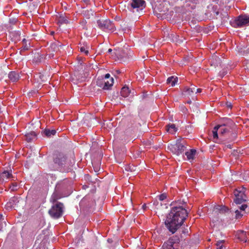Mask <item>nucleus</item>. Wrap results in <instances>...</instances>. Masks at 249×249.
Returning a JSON list of instances; mask_svg holds the SVG:
<instances>
[{
    "instance_id": "nucleus-21",
    "label": "nucleus",
    "mask_w": 249,
    "mask_h": 249,
    "mask_svg": "<svg viewBox=\"0 0 249 249\" xmlns=\"http://www.w3.org/2000/svg\"><path fill=\"white\" fill-rule=\"evenodd\" d=\"M36 135L34 131H31L25 135L26 140L28 142H31L34 139L36 138Z\"/></svg>"
},
{
    "instance_id": "nucleus-27",
    "label": "nucleus",
    "mask_w": 249,
    "mask_h": 249,
    "mask_svg": "<svg viewBox=\"0 0 249 249\" xmlns=\"http://www.w3.org/2000/svg\"><path fill=\"white\" fill-rule=\"evenodd\" d=\"M56 130L55 129L50 130L49 129H45L43 131V134H44L47 137H49L52 135H54L56 134Z\"/></svg>"
},
{
    "instance_id": "nucleus-49",
    "label": "nucleus",
    "mask_w": 249,
    "mask_h": 249,
    "mask_svg": "<svg viewBox=\"0 0 249 249\" xmlns=\"http://www.w3.org/2000/svg\"><path fill=\"white\" fill-rule=\"evenodd\" d=\"M3 219V216L2 214H0V220Z\"/></svg>"
},
{
    "instance_id": "nucleus-28",
    "label": "nucleus",
    "mask_w": 249,
    "mask_h": 249,
    "mask_svg": "<svg viewBox=\"0 0 249 249\" xmlns=\"http://www.w3.org/2000/svg\"><path fill=\"white\" fill-rule=\"evenodd\" d=\"M221 126L219 127V135L221 137V136L224 135L225 134L228 133L229 130L227 128L225 127V124L220 125Z\"/></svg>"
},
{
    "instance_id": "nucleus-53",
    "label": "nucleus",
    "mask_w": 249,
    "mask_h": 249,
    "mask_svg": "<svg viewBox=\"0 0 249 249\" xmlns=\"http://www.w3.org/2000/svg\"><path fill=\"white\" fill-rule=\"evenodd\" d=\"M215 14H216V15H218V14H219V12H216Z\"/></svg>"
},
{
    "instance_id": "nucleus-18",
    "label": "nucleus",
    "mask_w": 249,
    "mask_h": 249,
    "mask_svg": "<svg viewBox=\"0 0 249 249\" xmlns=\"http://www.w3.org/2000/svg\"><path fill=\"white\" fill-rule=\"evenodd\" d=\"M196 91V87L195 86H192L191 88L185 87L183 89L184 94L187 96L192 95Z\"/></svg>"
},
{
    "instance_id": "nucleus-42",
    "label": "nucleus",
    "mask_w": 249,
    "mask_h": 249,
    "mask_svg": "<svg viewBox=\"0 0 249 249\" xmlns=\"http://www.w3.org/2000/svg\"><path fill=\"white\" fill-rule=\"evenodd\" d=\"M181 232L182 233H184V234H185L186 233H188V230L187 229H183V230H181Z\"/></svg>"
},
{
    "instance_id": "nucleus-16",
    "label": "nucleus",
    "mask_w": 249,
    "mask_h": 249,
    "mask_svg": "<svg viewBox=\"0 0 249 249\" xmlns=\"http://www.w3.org/2000/svg\"><path fill=\"white\" fill-rule=\"evenodd\" d=\"M35 80L38 84H41L42 82L47 81V76L41 73H39L35 76Z\"/></svg>"
},
{
    "instance_id": "nucleus-54",
    "label": "nucleus",
    "mask_w": 249,
    "mask_h": 249,
    "mask_svg": "<svg viewBox=\"0 0 249 249\" xmlns=\"http://www.w3.org/2000/svg\"><path fill=\"white\" fill-rule=\"evenodd\" d=\"M184 107V110H187V108H185L184 107Z\"/></svg>"
},
{
    "instance_id": "nucleus-3",
    "label": "nucleus",
    "mask_w": 249,
    "mask_h": 249,
    "mask_svg": "<svg viewBox=\"0 0 249 249\" xmlns=\"http://www.w3.org/2000/svg\"><path fill=\"white\" fill-rule=\"evenodd\" d=\"M64 205L62 203L57 202L52 206L49 210V214L54 219H58L62 216L63 213Z\"/></svg>"
},
{
    "instance_id": "nucleus-23",
    "label": "nucleus",
    "mask_w": 249,
    "mask_h": 249,
    "mask_svg": "<svg viewBox=\"0 0 249 249\" xmlns=\"http://www.w3.org/2000/svg\"><path fill=\"white\" fill-rule=\"evenodd\" d=\"M130 93V90L129 88L126 86H124L121 89L120 93L122 96L124 97H127Z\"/></svg>"
},
{
    "instance_id": "nucleus-4",
    "label": "nucleus",
    "mask_w": 249,
    "mask_h": 249,
    "mask_svg": "<svg viewBox=\"0 0 249 249\" xmlns=\"http://www.w3.org/2000/svg\"><path fill=\"white\" fill-rule=\"evenodd\" d=\"M245 191L246 188L244 187L235 189L233 192L235 196L233 200L234 203L240 204L246 201L247 197L245 194Z\"/></svg>"
},
{
    "instance_id": "nucleus-45",
    "label": "nucleus",
    "mask_w": 249,
    "mask_h": 249,
    "mask_svg": "<svg viewBox=\"0 0 249 249\" xmlns=\"http://www.w3.org/2000/svg\"><path fill=\"white\" fill-rule=\"evenodd\" d=\"M202 91V89H196V93H200Z\"/></svg>"
},
{
    "instance_id": "nucleus-11",
    "label": "nucleus",
    "mask_w": 249,
    "mask_h": 249,
    "mask_svg": "<svg viewBox=\"0 0 249 249\" xmlns=\"http://www.w3.org/2000/svg\"><path fill=\"white\" fill-rule=\"evenodd\" d=\"M81 14L83 17L87 19L90 18L91 17L94 15V11L91 9H85L83 8L81 12Z\"/></svg>"
},
{
    "instance_id": "nucleus-38",
    "label": "nucleus",
    "mask_w": 249,
    "mask_h": 249,
    "mask_svg": "<svg viewBox=\"0 0 249 249\" xmlns=\"http://www.w3.org/2000/svg\"><path fill=\"white\" fill-rule=\"evenodd\" d=\"M227 73V71H226L223 70L222 71L219 72V76L222 78L224 77Z\"/></svg>"
},
{
    "instance_id": "nucleus-51",
    "label": "nucleus",
    "mask_w": 249,
    "mask_h": 249,
    "mask_svg": "<svg viewBox=\"0 0 249 249\" xmlns=\"http://www.w3.org/2000/svg\"><path fill=\"white\" fill-rule=\"evenodd\" d=\"M112 52V49H109L108 50V53H111Z\"/></svg>"
},
{
    "instance_id": "nucleus-34",
    "label": "nucleus",
    "mask_w": 249,
    "mask_h": 249,
    "mask_svg": "<svg viewBox=\"0 0 249 249\" xmlns=\"http://www.w3.org/2000/svg\"><path fill=\"white\" fill-rule=\"evenodd\" d=\"M225 242L224 240H219L216 243L217 246L216 249H222L223 248L222 244Z\"/></svg>"
},
{
    "instance_id": "nucleus-41",
    "label": "nucleus",
    "mask_w": 249,
    "mask_h": 249,
    "mask_svg": "<svg viewBox=\"0 0 249 249\" xmlns=\"http://www.w3.org/2000/svg\"><path fill=\"white\" fill-rule=\"evenodd\" d=\"M186 1L195 4H196L198 2V0H186Z\"/></svg>"
},
{
    "instance_id": "nucleus-7",
    "label": "nucleus",
    "mask_w": 249,
    "mask_h": 249,
    "mask_svg": "<svg viewBox=\"0 0 249 249\" xmlns=\"http://www.w3.org/2000/svg\"><path fill=\"white\" fill-rule=\"evenodd\" d=\"M53 160L56 168H59L65 164L66 157L62 153L55 152L53 155Z\"/></svg>"
},
{
    "instance_id": "nucleus-60",
    "label": "nucleus",
    "mask_w": 249,
    "mask_h": 249,
    "mask_svg": "<svg viewBox=\"0 0 249 249\" xmlns=\"http://www.w3.org/2000/svg\"><path fill=\"white\" fill-rule=\"evenodd\" d=\"M108 242H110V240L109 239H108Z\"/></svg>"
},
{
    "instance_id": "nucleus-8",
    "label": "nucleus",
    "mask_w": 249,
    "mask_h": 249,
    "mask_svg": "<svg viewBox=\"0 0 249 249\" xmlns=\"http://www.w3.org/2000/svg\"><path fill=\"white\" fill-rule=\"evenodd\" d=\"M97 23L99 28L102 30H107L111 32L114 31V25L109 19H98L97 21Z\"/></svg>"
},
{
    "instance_id": "nucleus-22",
    "label": "nucleus",
    "mask_w": 249,
    "mask_h": 249,
    "mask_svg": "<svg viewBox=\"0 0 249 249\" xmlns=\"http://www.w3.org/2000/svg\"><path fill=\"white\" fill-rule=\"evenodd\" d=\"M166 130L168 132L174 134L178 130V128L176 127V125L174 124H169L166 126Z\"/></svg>"
},
{
    "instance_id": "nucleus-24",
    "label": "nucleus",
    "mask_w": 249,
    "mask_h": 249,
    "mask_svg": "<svg viewBox=\"0 0 249 249\" xmlns=\"http://www.w3.org/2000/svg\"><path fill=\"white\" fill-rule=\"evenodd\" d=\"M196 150L195 149H191L190 151H187L185 152V155L187 156L188 160H193L194 159L195 156L196 155Z\"/></svg>"
},
{
    "instance_id": "nucleus-52",
    "label": "nucleus",
    "mask_w": 249,
    "mask_h": 249,
    "mask_svg": "<svg viewBox=\"0 0 249 249\" xmlns=\"http://www.w3.org/2000/svg\"><path fill=\"white\" fill-rule=\"evenodd\" d=\"M187 103H188V104H190V103H191V101H188L187 102Z\"/></svg>"
},
{
    "instance_id": "nucleus-36",
    "label": "nucleus",
    "mask_w": 249,
    "mask_h": 249,
    "mask_svg": "<svg viewBox=\"0 0 249 249\" xmlns=\"http://www.w3.org/2000/svg\"><path fill=\"white\" fill-rule=\"evenodd\" d=\"M17 183H13L12 185L10 186V188L11 189L12 191H14L17 190Z\"/></svg>"
},
{
    "instance_id": "nucleus-58",
    "label": "nucleus",
    "mask_w": 249,
    "mask_h": 249,
    "mask_svg": "<svg viewBox=\"0 0 249 249\" xmlns=\"http://www.w3.org/2000/svg\"><path fill=\"white\" fill-rule=\"evenodd\" d=\"M228 107H231V105H228Z\"/></svg>"
},
{
    "instance_id": "nucleus-50",
    "label": "nucleus",
    "mask_w": 249,
    "mask_h": 249,
    "mask_svg": "<svg viewBox=\"0 0 249 249\" xmlns=\"http://www.w3.org/2000/svg\"><path fill=\"white\" fill-rule=\"evenodd\" d=\"M15 34H17V35H18V37H19V36H20V34H19L18 32H15Z\"/></svg>"
},
{
    "instance_id": "nucleus-35",
    "label": "nucleus",
    "mask_w": 249,
    "mask_h": 249,
    "mask_svg": "<svg viewBox=\"0 0 249 249\" xmlns=\"http://www.w3.org/2000/svg\"><path fill=\"white\" fill-rule=\"evenodd\" d=\"M241 213L242 212L239 211L238 209L235 211L236 218L238 219L241 218L243 215V213Z\"/></svg>"
},
{
    "instance_id": "nucleus-15",
    "label": "nucleus",
    "mask_w": 249,
    "mask_h": 249,
    "mask_svg": "<svg viewBox=\"0 0 249 249\" xmlns=\"http://www.w3.org/2000/svg\"><path fill=\"white\" fill-rule=\"evenodd\" d=\"M62 47L61 44L59 42L52 43L49 48L50 52H56L57 53L60 51V48Z\"/></svg>"
},
{
    "instance_id": "nucleus-40",
    "label": "nucleus",
    "mask_w": 249,
    "mask_h": 249,
    "mask_svg": "<svg viewBox=\"0 0 249 249\" xmlns=\"http://www.w3.org/2000/svg\"><path fill=\"white\" fill-rule=\"evenodd\" d=\"M112 77H110V75L109 73H107L105 75L104 78H103L105 80H107L109 79H111Z\"/></svg>"
},
{
    "instance_id": "nucleus-32",
    "label": "nucleus",
    "mask_w": 249,
    "mask_h": 249,
    "mask_svg": "<svg viewBox=\"0 0 249 249\" xmlns=\"http://www.w3.org/2000/svg\"><path fill=\"white\" fill-rule=\"evenodd\" d=\"M240 211L244 212L245 213H249V206L247 204H243L241 206L239 207Z\"/></svg>"
},
{
    "instance_id": "nucleus-5",
    "label": "nucleus",
    "mask_w": 249,
    "mask_h": 249,
    "mask_svg": "<svg viewBox=\"0 0 249 249\" xmlns=\"http://www.w3.org/2000/svg\"><path fill=\"white\" fill-rule=\"evenodd\" d=\"M180 237L175 235L170 237L168 240L164 242L163 249H178Z\"/></svg>"
},
{
    "instance_id": "nucleus-17",
    "label": "nucleus",
    "mask_w": 249,
    "mask_h": 249,
    "mask_svg": "<svg viewBox=\"0 0 249 249\" xmlns=\"http://www.w3.org/2000/svg\"><path fill=\"white\" fill-rule=\"evenodd\" d=\"M9 79L13 82H17L19 78L18 73L14 71H11L8 74Z\"/></svg>"
},
{
    "instance_id": "nucleus-6",
    "label": "nucleus",
    "mask_w": 249,
    "mask_h": 249,
    "mask_svg": "<svg viewBox=\"0 0 249 249\" xmlns=\"http://www.w3.org/2000/svg\"><path fill=\"white\" fill-rule=\"evenodd\" d=\"M249 25V15H241L233 22L232 26L234 28H240Z\"/></svg>"
},
{
    "instance_id": "nucleus-1",
    "label": "nucleus",
    "mask_w": 249,
    "mask_h": 249,
    "mask_svg": "<svg viewBox=\"0 0 249 249\" xmlns=\"http://www.w3.org/2000/svg\"><path fill=\"white\" fill-rule=\"evenodd\" d=\"M184 202L178 201L177 205L171 209L167 216L165 224L170 232L174 233L178 228L181 226L188 216L187 210L183 207Z\"/></svg>"
},
{
    "instance_id": "nucleus-13",
    "label": "nucleus",
    "mask_w": 249,
    "mask_h": 249,
    "mask_svg": "<svg viewBox=\"0 0 249 249\" xmlns=\"http://www.w3.org/2000/svg\"><path fill=\"white\" fill-rule=\"evenodd\" d=\"M12 177L13 176L11 172L7 171L0 172V181L3 182L5 179H7Z\"/></svg>"
},
{
    "instance_id": "nucleus-33",
    "label": "nucleus",
    "mask_w": 249,
    "mask_h": 249,
    "mask_svg": "<svg viewBox=\"0 0 249 249\" xmlns=\"http://www.w3.org/2000/svg\"><path fill=\"white\" fill-rule=\"evenodd\" d=\"M89 46L87 45H84V46L81 47L80 48V50L81 52L84 53L86 55H88L89 53Z\"/></svg>"
},
{
    "instance_id": "nucleus-19",
    "label": "nucleus",
    "mask_w": 249,
    "mask_h": 249,
    "mask_svg": "<svg viewBox=\"0 0 249 249\" xmlns=\"http://www.w3.org/2000/svg\"><path fill=\"white\" fill-rule=\"evenodd\" d=\"M61 195L58 193L56 191H55L53 192V193L52 194L51 198H50V201L53 203H55L57 202V200L59 199H60L61 198Z\"/></svg>"
},
{
    "instance_id": "nucleus-47",
    "label": "nucleus",
    "mask_w": 249,
    "mask_h": 249,
    "mask_svg": "<svg viewBox=\"0 0 249 249\" xmlns=\"http://www.w3.org/2000/svg\"><path fill=\"white\" fill-rule=\"evenodd\" d=\"M53 55H54V54L53 53H51L50 54H49L48 55V57L49 58H51V57H53Z\"/></svg>"
},
{
    "instance_id": "nucleus-26",
    "label": "nucleus",
    "mask_w": 249,
    "mask_h": 249,
    "mask_svg": "<svg viewBox=\"0 0 249 249\" xmlns=\"http://www.w3.org/2000/svg\"><path fill=\"white\" fill-rule=\"evenodd\" d=\"M228 210V209L225 206H218L214 208L213 211L215 213L219 212L220 213H225Z\"/></svg>"
},
{
    "instance_id": "nucleus-25",
    "label": "nucleus",
    "mask_w": 249,
    "mask_h": 249,
    "mask_svg": "<svg viewBox=\"0 0 249 249\" xmlns=\"http://www.w3.org/2000/svg\"><path fill=\"white\" fill-rule=\"evenodd\" d=\"M178 81V78L177 77L171 76L167 79V83L170 84L171 86H174Z\"/></svg>"
},
{
    "instance_id": "nucleus-12",
    "label": "nucleus",
    "mask_w": 249,
    "mask_h": 249,
    "mask_svg": "<svg viewBox=\"0 0 249 249\" xmlns=\"http://www.w3.org/2000/svg\"><path fill=\"white\" fill-rule=\"evenodd\" d=\"M236 236L241 241L246 242L247 241V233L243 231H238L237 232Z\"/></svg>"
},
{
    "instance_id": "nucleus-43",
    "label": "nucleus",
    "mask_w": 249,
    "mask_h": 249,
    "mask_svg": "<svg viewBox=\"0 0 249 249\" xmlns=\"http://www.w3.org/2000/svg\"><path fill=\"white\" fill-rule=\"evenodd\" d=\"M86 23V22L85 21H83L82 22H81V24L83 26V28H84L85 27Z\"/></svg>"
},
{
    "instance_id": "nucleus-48",
    "label": "nucleus",
    "mask_w": 249,
    "mask_h": 249,
    "mask_svg": "<svg viewBox=\"0 0 249 249\" xmlns=\"http://www.w3.org/2000/svg\"><path fill=\"white\" fill-rule=\"evenodd\" d=\"M146 207H146V204H144L142 206V209H143L144 210L146 209Z\"/></svg>"
},
{
    "instance_id": "nucleus-59",
    "label": "nucleus",
    "mask_w": 249,
    "mask_h": 249,
    "mask_svg": "<svg viewBox=\"0 0 249 249\" xmlns=\"http://www.w3.org/2000/svg\"><path fill=\"white\" fill-rule=\"evenodd\" d=\"M108 242H110V240L109 239H108Z\"/></svg>"
},
{
    "instance_id": "nucleus-57",
    "label": "nucleus",
    "mask_w": 249,
    "mask_h": 249,
    "mask_svg": "<svg viewBox=\"0 0 249 249\" xmlns=\"http://www.w3.org/2000/svg\"><path fill=\"white\" fill-rule=\"evenodd\" d=\"M228 107H231V105H228Z\"/></svg>"
},
{
    "instance_id": "nucleus-31",
    "label": "nucleus",
    "mask_w": 249,
    "mask_h": 249,
    "mask_svg": "<svg viewBox=\"0 0 249 249\" xmlns=\"http://www.w3.org/2000/svg\"><path fill=\"white\" fill-rule=\"evenodd\" d=\"M105 79L103 78H98L96 81L97 85L100 88H102L104 89Z\"/></svg>"
},
{
    "instance_id": "nucleus-2",
    "label": "nucleus",
    "mask_w": 249,
    "mask_h": 249,
    "mask_svg": "<svg viewBox=\"0 0 249 249\" xmlns=\"http://www.w3.org/2000/svg\"><path fill=\"white\" fill-rule=\"evenodd\" d=\"M181 142V138L178 139L175 143L169 144L168 149L176 155L182 154L185 151L186 147Z\"/></svg>"
},
{
    "instance_id": "nucleus-37",
    "label": "nucleus",
    "mask_w": 249,
    "mask_h": 249,
    "mask_svg": "<svg viewBox=\"0 0 249 249\" xmlns=\"http://www.w3.org/2000/svg\"><path fill=\"white\" fill-rule=\"evenodd\" d=\"M167 197V195L165 193L162 194L159 196V199L160 201L164 200Z\"/></svg>"
},
{
    "instance_id": "nucleus-20",
    "label": "nucleus",
    "mask_w": 249,
    "mask_h": 249,
    "mask_svg": "<svg viewBox=\"0 0 249 249\" xmlns=\"http://www.w3.org/2000/svg\"><path fill=\"white\" fill-rule=\"evenodd\" d=\"M114 83V79L113 78L111 79L105 80L104 89L107 90L111 88Z\"/></svg>"
},
{
    "instance_id": "nucleus-9",
    "label": "nucleus",
    "mask_w": 249,
    "mask_h": 249,
    "mask_svg": "<svg viewBox=\"0 0 249 249\" xmlns=\"http://www.w3.org/2000/svg\"><path fill=\"white\" fill-rule=\"evenodd\" d=\"M131 9L142 10L145 6V2L143 0H131L129 2Z\"/></svg>"
},
{
    "instance_id": "nucleus-39",
    "label": "nucleus",
    "mask_w": 249,
    "mask_h": 249,
    "mask_svg": "<svg viewBox=\"0 0 249 249\" xmlns=\"http://www.w3.org/2000/svg\"><path fill=\"white\" fill-rule=\"evenodd\" d=\"M60 21H61V22L62 23L68 24L69 23V21H68V20L66 18H61V19L60 20Z\"/></svg>"
},
{
    "instance_id": "nucleus-10",
    "label": "nucleus",
    "mask_w": 249,
    "mask_h": 249,
    "mask_svg": "<svg viewBox=\"0 0 249 249\" xmlns=\"http://www.w3.org/2000/svg\"><path fill=\"white\" fill-rule=\"evenodd\" d=\"M125 132L127 135H129L136 130V125L135 121L133 119L127 120L125 123Z\"/></svg>"
},
{
    "instance_id": "nucleus-46",
    "label": "nucleus",
    "mask_w": 249,
    "mask_h": 249,
    "mask_svg": "<svg viewBox=\"0 0 249 249\" xmlns=\"http://www.w3.org/2000/svg\"><path fill=\"white\" fill-rule=\"evenodd\" d=\"M90 0H82V1L85 3L86 4H88Z\"/></svg>"
},
{
    "instance_id": "nucleus-29",
    "label": "nucleus",
    "mask_w": 249,
    "mask_h": 249,
    "mask_svg": "<svg viewBox=\"0 0 249 249\" xmlns=\"http://www.w3.org/2000/svg\"><path fill=\"white\" fill-rule=\"evenodd\" d=\"M220 125H216L214 128L213 130L212 131L213 138V139H218V133L217 131L219 129V127H220Z\"/></svg>"
},
{
    "instance_id": "nucleus-30",
    "label": "nucleus",
    "mask_w": 249,
    "mask_h": 249,
    "mask_svg": "<svg viewBox=\"0 0 249 249\" xmlns=\"http://www.w3.org/2000/svg\"><path fill=\"white\" fill-rule=\"evenodd\" d=\"M22 42L23 43V46H22V47L20 51V54L22 53V51L28 50L30 47V45L29 44L28 45L27 44V41L25 38L23 39Z\"/></svg>"
},
{
    "instance_id": "nucleus-56",
    "label": "nucleus",
    "mask_w": 249,
    "mask_h": 249,
    "mask_svg": "<svg viewBox=\"0 0 249 249\" xmlns=\"http://www.w3.org/2000/svg\"><path fill=\"white\" fill-rule=\"evenodd\" d=\"M228 107H231V105H228Z\"/></svg>"
},
{
    "instance_id": "nucleus-55",
    "label": "nucleus",
    "mask_w": 249,
    "mask_h": 249,
    "mask_svg": "<svg viewBox=\"0 0 249 249\" xmlns=\"http://www.w3.org/2000/svg\"><path fill=\"white\" fill-rule=\"evenodd\" d=\"M163 12L164 13H166V11L165 10H164Z\"/></svg>"
},
{
    "instance_id": "nucleus-14",
    "label": "nucleus",
    "mask_w": 249,
    "mask_h": 249,
    "mask_svg": "<svg viewBox=\"0 0 249 249\" xmlns=\"http://www.w3.org/2000/svg\"><path fill=\"white\" fill-rule=\"evenodd\" d=\"M210 63L211 66H213L214 67L216 68L218 67V65H221V62L220 58L218 56H213L211 59Z\"/></svg>"
},
{
    "instance_id": "nucleus-44",
    "label": "nucleus",
    "mask_w": 249,
    "mask_h": 249,
    "mask_svg": "<svg viewBox=\"0 0 249 249\" xmlns=\"http://www.w3.org/2000/svg\"><path fill=\"white\" fill-rule=\"evenodd\" d=\"M127 56V54L124 53L123 54H120V57H126Z\"/></svg>"
}]
</instances>
